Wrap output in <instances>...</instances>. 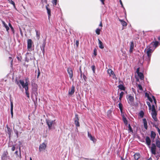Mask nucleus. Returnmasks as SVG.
I'll return each mask as SVG.
<instances>
[{"instance_id": "1", "label": "nucleus", "mask_w": 160, "mask_h": 160, "mask_svg": "<svg viewBox=\"0 0 160 160\" xmlns=\"http://www.w3.org/2000/svg\"><path fill=\"white\" fill-rule=\"evenodd\" d=\"M46 123L47 124L48 129L49 130L51 129L54 127L55 124V120H52L50 119H46Z\"/></svg>"}, {"instance_id": "2", "label": "nucleus", "mask_w": 160, "mask_h": 160, "mask_svg": "<svg viewBox=\"0 0 160 160\" xmlns=\"http://www.w3.org/2000/svg\"><path fill=\"white\" fill-rule=\"evenodd\" d=\"M32 93L33 94H34L36 97H37L38 95V85L37 84L33 83L32 85Z\"/></svg>"}, {"instance_id": "3", "label": "nucleus", "mask_w": 160, "mask_h": 160, "mask_svg": "<svg viewBox=\"0 0 160 160\" xmlns=\"http://www.w3.org/2000/svg\"><path fill=\"white\" fill-rule=\"evenodd\" d=\"M10 159V156L7 151H4L1 157V160H7Z\"/></svg>"}, {"instance_id": "4", "label": "nucleus", "mask_w": 160, "mask_h": 160, "mask_svg": "<svg viewBox=\"0 0 160 160\" xmlns=\"http://www.w3.org/2000/svg\"><path fill=\"white\" fill-rule=\"evenodd\" d=\"M152 52L153 51L150 48L148 49V50L147 51L146 53L148 56L147 60L148 63H149L150 62L151 54Z\"/></svg>"}, {"instance_id": "5", "label": "nucleus", "mask_w": 160, "mask_h": 160, "mask_svg": "<svg viewBox=\"0 0 160 160\" xmlns=\"http://www.w3.org/2000/svg\"><path fill=\"white\" fill-rule=\"evenodd\" d=\"M33 43L31 39H28L27 40V49L28 51L31 52L32 50V45Z\"/></svg>"}, {"instance_id": "6", "label": "nucleus", "mask_w": 160, "mask_h": 160, "mask_svg": "<svg viewBox=\"0 0 160 160\" xmlns=\"http://www.w3.org/2000/svg\"><path fill=\"white\" fill-rule=\"evenodd\" d=\"M127 98L128 99V103L131 104L134 101V98L133 96L132 95H127Z\"/></svg>"}, {"instance_id": "7", "label": "nucleus", "mask_w": 160, "mask_h": 160, "mask_svg": "<svg viewBox=\"0 0 160 160\" xmlns=\"http://www.w3.org/2000/svg\"><path fill=\"white\" fill-rule=\"evenodd\" d=\"M67 72L68 74L69 75V77L71 79L73 80V79L72 78L73 75V72L72 68H68L67 69Z\"/></svg>"}, {"instance_id": "8", "label": "nucleus", "mask_w": 160, "mask_h": 160, "mask_svg": "<svg viewBox=\"0 0 160 160\" xmlns=\"http://www.w3.org/2000/svg\"><path fill=\"white\" fill-rule=\"evenodd\" d=\"M15 82L17 85H18L20 88H21V86L25 83L23 80H18L17 79H15Z\"/></svg>"}, {"instance_id": "9", "label": "nucleus", "mask_w": 160, "mask_h": 160, "mask_svg": "<svg viewBox=\"0 0 160 160\" xmlns=\"http://www.w3.org/2000/svg\"><path fill=\"white\" fill-rule=\"evenodd\" d=\"M150 151L152 154L154 155L156 154V146L155 143H152V144Z\"/></svg>"}, {"instance_id": "10", "label": "nucleus", "mask_w": 160, "mask_h": 160, "mask_svg": "<svg viewBox=\"0 0 160 160\" xmlns=\"http://www.w3.org/2000/svg\"><path fill=\"white\" fill-rule=\"evenodd\" d=\"M46 44V39H44L43 40V43L42 44V45L40 46V48L41 50L42 51V52L43 53V55H44L45 53V49L44 48L45 47Z\"/></svg>"}, {"instance_id": "11", "label": "nucleus", "mask_w": 160, "mask_h": 160, "mask_svg": "<svg viewBox=\"0 0 160 160\" xmlns=\"http://www.w3.org/2000/svg\"><path fill=\"white\" fill-rule=\"evenodd\" d=\"M46 147L47 145L44 143H43L40 144L39 148V151L41 152L45 150L46 148Z\"/></svg>"}, {"instance_id": "12", "label": "nucleus", "mask_w": 160, "mask_h": 160, "mask_svg": "<svg viewBox=\"0 0 160 160\" xmlns=\"http://www.w3.org/2000/svg\"><path fill=\"white\" fill-rule=\"evenodd\" d=\"M74 123L77 127H79L80 126L78 115V114L75 115V118H74Z\"/></svg>"}, {"instance_id": "13", "label": "nucleus", "mask_w": 160, "mask_h": 160, "mask_svg": "<svg viewBox=\"0 0 160 160\" xmlns=\"http://www.w3.org/2000/svg\"><path fill=\"white\" fill-rule=\"evenodd\" d=\"M107 72L108 74H109L110 76H112V77L113 78H114L116 77V75L113 72L111 69H108L107 70Z\"/></svg>"}, {"instance_id": "14", "label": "nucleus", "mask_w": 160, "mask_h": 160, "mask_svg": "<svg viewBox=\"0 0 160 160\" xmlns=\"http://www.w3.org/2000/svg\"><path fill=\"white\" fill-rule=\"evenodd\" d=\"M145 140L146 144L149 148H150L151 140L149 137L148 136H147Z\"/></svg>"}, {"instance_id": "15", "label": "nucleus", "mask_w": 160, "mask_h": 160, "mask_svg": "<svg viewBox=\"0 0 160 160\" xmlns=\"http://www.w3.org/2000/svg\"><path fill=\"white\" fill-rule=\"evenodd\" d=\"M151 115L152 118L154 119V121L155 122L158 121V120L156 117V116L157 115V112H152Z\"/></svg>"}, {"instance_id": "16", "label": "nucleus", "mask_w": 160, "mask_h": 160, "mask_svg": "<svg viewBox=\"0 0 160 160\" xmlns=\"http://www.w3.org/2000/svg\"><path fill=\"white\" fill-rule=\"evenodd\" d=\"M31 55V53L27 52L26 54V60L27 62H28L29 60H31L32 58L31 57L29 58V56Z\"/></svg>"}, {"instance_id": "17", "label": "nucleus", "mask_w": 160, "mask_h": 160, "mask_svg": "<svg viewBox=\"0 0 160 160\" xmlns=\"http://www.w3.org/2000/svg\"><path fill=\"white\" fill-rule=\"evenodd\" d=\"M74 87L73 86H72L71 88V90H69L68 92V94L70 95H72L74 92Z\"/></svg>"}, {"instance_id": "18", "label": "nucleus", "mask_w": 160, "mask_h": 160, "mask_svg": "<svg viewBox=\"0 0 160 160\" xmlns=\"http://www.w3.org/2000/svg\"><path fill=\"white\" fill-rule=\"evenodd\" d=\"M25 90V92L26 94V95L27 96V97L28 98H29L30 96H29V93L28 91V86L26 87V88H24Z\"/></svg>"}, {"instance_id": "19", "label": "nucleus", "mask_w": 160, "mask_h": 160, "mask_svg": "<svg viewBox=\"0 0 160 160\" xmlns=\"http://www.w3.org/2000/svg\"><path fill=\"white\" fill-rule=\"evenodd\" d=\"M98 44L99 48L102 49L104 48V47L102 42L99 39H98Z\"/></svg>"}, {"instance_id": "20", "label": "nucleus", "mask_w": 160, "mask_h": 160, "mask_svg": "<svg viewBox=\"0 0 160 160\" xmlns=\"http://www.w3.org/2000/svg\"><path fill=\"white\" fill-rule=\"evenodd\" d=\"M134 48V44L133 42H132L130 43V48L129 50V52L132 53V52L133 49Z\"/></svg>"}, {"instance_id": "21", "label": "nucleus", "mask_w": 160, "mask_h": 160, "mask_svg": "<svg viewBox=\"0 0 160 160\" xmlns=\"http://www.w3.org/2000/svg\"><path fill=\"white\" fill-rule=\"evenodd\" d=\"M19 155H18V151L17 150L15 152V153L17 155V157H18L20 158H21V148L20 147H19Z\"/></svg>"}, {"instance_id": "22", "label": "nucleus", "mask_w": 160, "mask_h": 160, "mask_svg": "<svg viewBox=\"0 0 160 160\" xmlns=\"http://www.w3.org/2000/svg\"><path fill=\"white\" fill-rule=\"evenodd\" d=\"M7 133L8 134L9 137H10L11 136V133L12 132V130L10 128L7 126Z\"/></svg>"}, {"instance_id": "23", "label": "nucleus", "mask_w": 160, "mask_h": 160, "mask_svg": "<svg viewBox=\"0 0 160 160\" xmlns=\"http://www.w3.org/2000/svg\"><path fill=\"white\" fill-rule=\"evenodd\" d=\"M144 126V128H145L146 130L148 128V126H147V123L146 120L145 118H144L143 119Z\"/></svg>"}, {"instance_id": "24", "label": "nucleus", "mask_w": 160, "mask_h": 160, "mask_svg": "<svg viewBox=\"0 0 160 160\" xmlns=\"http://www.w3.org/2000/svg\"><path fill=\"white\" fill-rule=\"evenodd\" d=\"M48 5H47L46 6V9L47 10V13L48 15V18H49L51 16V10L48 8Z\"/></svg>"}, {"instance_id": "25", "label": "nucleus", "mask_w": 160, "mask_h": 160, "mask_svg": "<svg viewBox=\"0 0 160 160\" xmlns=\"http://www.w3.org/2000/svg\"><path fill=\"white\" fill-rule=\"evenodd\" d=\"M156 136V134L153 131H152L151 132V138L153 140L155 138Z\"/></svg>"}, {"instance_id": "26", "label": "nucleus", "mask_w": 160, "mask_h": 160, "mask_svg": "<svg viewBox=\"0 0 160 160\" xmlns=\"http://www.w3.org/2000/svg\"><path fill=\"white\" fill-rule=\"evenodd\" d=\"M134 158L136 160H138L140 157V154L139 153H136L134 155Z\"/></svg>"}, {"instance_id": "27", "label": "nucleus", "mask_w": 160, "mask_h": 160, "mask_svg": "<svg viewBox=\"0 0 160 160\" xmlns=\"http://www.w3.org/2000/svg\"><path fill=\"white\" fill-rule=\"evenodd\" d=\"M36 32V37L37 39L38 40L40 38V32L38 31L37 30H35Z\"/></svg>"}, {"instance_id": "28", "label": "nucleus", "mask_w": 160, "mask_h": 160, "mask_svg": "<svg viewBox=\"0 0 160 160\" xmlns=\"http://www.w3.org/2000/svg\"><path fill=\"white\" fill-rule=\"evenodd\" d=\"M158 44L159 42L158 41H155L151 44L153 46V47H155V48H156L158 46Z\"/></svg>"}, {"instance_id": "29", "label": "nucleus", "mask_w": 160, "mask_h": 160, "mask_svg": "<svg viewBox=\"0 0 160 160\" xmlns=\"http://www.w3.org/2000/svg\"><path fill=\"white\" fill-rule=\"evenodd\" d=\"M88 136L91 140L93 142H94L95 140V138L92 136L91 134L89 133V132H88Z\"/></svg>"}, {"instance_id": "30", "label": "nucleus", "mask_w": 160, "mask_h": 160, "mask_svg": "<svg viewBox=\"0 0 160 160\" xmlns=\"http://www.w3.org/2000/svg\"><path fill=\"white\" fill-rule=\"evenodd\" d=\"M28 78L26 79L25 83L22 86L23 88H26L28 85Z\"/></svg>"}, {"instance_id": "31", "label": "nucleus", "mask_w": 160, "mask_h": 160, "mask_svg": "<svg viewBox=\"0 0 160 160\" xmlns=\"http://www.w3.org/2000/svg\"><path fill=\"white\" fill-rule=\"evenodd\" d=\"M118 87L121 90H125V87L122 84L119 85Z\"/></svg>"}, {"instance_id": "32", "label": "nucleus", "mask_w": 160, "mask_h": 160, "mask_svg": "<svg viewBox=\"0 0 160 160\" xmlns=\"http://www.w3.org/2000/svg\"><path fill=\"white\" fill-rule=\"evenodd\" d=\"M138 74L141 80H142L144 79V75L142 73L140 72L138 73Z\"/></svg>"}, {"instance_id": "33", "label": "nucleus", "mask_w": 160, "mask_h": 160, "mask_svg": "<svg viewBox=\"0 0 160 160\" xmlns=\"http://www.w3.org/2000/svg\"><path fill=\"white\" fill-rule=\"evenodd\" d=\"M119 21L121 22L122 25L123 26H126L127 25V23L123 20L120 19Z\"/></svg>"}, {"instance_id": "34", "label": "nucleus", "mask_w": 160, "mask_h": 160, "mask_svg": "<svg viewBox=\"0 0 160 160\" xmlns=\"http://www.w3.org/2000/svg\"><path fill=\"white\" fill-rule=\"evenodd\" d=\"M156 144L157 147L160 148V141L159 140L156 141Z\"/></svg>"}, {"instance_id": "35", "label": "nucleus", "mask_w": 160, "mask_h": 160, "mask_svg": "<svg viewBox=\"0 0 160 160\" xmlns=\"http://www.w3.org/2000/svg\"><path fill=\"white\" fill-rule=\"evenodd\" d=\"M151 109L152 110V112H157L155 110V107L154 105H152Z\"/></svg>"}, {"instance_id": "36", "label": "nucleus", "mask_w": 160, "mask_h": 160, "mask_svg": "<svg viewBox=\"0 0 160 160\" xmlns=\"http://www.w3.org/2000/svg\"><path fill=\"white\" fill-rule=\"evenodd\" d=\"M124 92H121L120 93L119 99L120 100H121L124 94Z\"/></svg>"}, {"instance_id": "37", "label": "nucleus", "mask_w": 160, "mask_h": 160, "mask_svg": "<svg viewBox=\"0 0 160 160\" xmlns=\"http://www.w3.org/2000/svg\"><path fill=\"white\" fill-rule=\"evenodd\" d=\"M118 105L119 108L121 112H122V104L121 103H119Z\"/></svg>"}, {"instance_id": "38", "label": "nucleus", "mask_w": 160, "mask_h": 160, "mask_svg": "<svg viewBox=\"0 0 160 160\" xmlns=\"http://www.w3.org/2000/svg\"><path fill=\"white\" fill-rule=\"evenodd\" d=\"M144 112L142 111H141L139 113V116L141 118H143L144 116Z\"/></svg>"}, {"instance_id": "39", "label": "nucleus", "mask_w": 160, "mask_h": 160, "mask_svg": "<svg viewBox=\"0 0 160 160\" xmlns=\"http://www.w3.org/2000/svg\"><path fill=\"white\" fill-rule=\"evenodd\" d=\"M8 1L10 3L12 4L14 7H15V5L14 2L12 0H8Z\"/></svg>"}, {"instance_id": "40", "label": "nucleus", "mask_w": 160, "mask_h": 160, "mask_svg": "<svg viewBox=\"0 0 160 160\" xmlns=\"http://www.w3.org/2000/svg\"><path fill=\"white\" fill-rule=\"evenodd\" d=\"M100 29L98 28L96 30V32L98 35H99L100 34Z\"/></svg>"}, {"instance_id": "41", "label": "nucleus", "mask_w": 160, "mask_h": 160, "mask_svg": "<svg viewBox=\"0 0 160 160\" xmlns=\"http://www.w3.org/2000/svg\"><path fill=\"white\" fill-rule=\"evenodd\" d=\"M10 106H11V110L13 109V104L12 101L10 99Z\"/></svg>"}, {"instance_id": "42", "label": "nucleus", "mask_w": 160, "mask_h": 160, "mask_svg": "<svg viewBox=\"0 0 160 160\" xmlns=\"http://www.w3.org/2000/svg\"><path fill=\"white\" fill-rule=\"evenodd\" d=\"M2 24H3V26L5 28H6L8 26L5 23V22L4 21H2Z\"/></svg>"}, {"instance_id": "43", "label": "nucleus", "mask_w": 160, "mask_h": 160, "mask_svg": "<svg viewBox=\"0 0 160 160\" xmlns=\"http://www.w3.org/2000/svg\"><path fill=\"white\" fill-rule=\"evenodd\" d=\"M128 130H129V132H132L133 130L132 129V127L130 126V125L129 124L128 125Z\"/></svg>"}, {"instance_id": "44", "label": "nucleus", "mask_w": 160, "mask_h": 160, "mask_svg": "<svg viewBox=\"0 0 160 160\" xmlns=\"http://www.w3.org/2000/svg\"><path fill=\"white\" fill-rule=\"evenodd\" d=\"M9 26L11 28L12 31L13 32V33H14V29L12 26L11 24L10 23H9Z\"/></svg>"}, {"instance_id": "45", "label": "nucleus", "mask_w": 160, "mask_h": 160, "mask_svg": "<svg viewBox=\"0 0 160 160\" xmlns=\"http://www.w3.org/2000/svg\"><path fill=\"white\" fill-rule=\"evenodd\" d=\"M9 58L10 59V60L11 61L10 63L11 65V67L12 66V62H13V59H12V58L10 57H9Z\"/></svg>"}, {"instance_id": "46", "label": "nucleus", "mask_w": 160, "mask_h": 160, "mask_svg": "<svg viewBox=\"0 0 160 160\" xmlns=\"http://www.w3.org/2000/svg\"><path fill=\"white\" fill-rule=\"evenodd\" d=\"M147 104L148 106V108L149 109H151V106L150 103L149 102H147Z\"/></svg>"}, {"instance_id": "47", "label": "nucleus", "mask_w": 160, "mask_h": 160, "mask_svg": "<svg viewBox=\"0 0 160 160\" xmlns=\"http://www.w3.org/2000/svg\"><path fill=\"white\" fill-rule=\"evenodd\" d=\"M40 70H39V69L38 68V75H37V78H39V76H40Z\"/></svg>"}, {"instance_id": "48", "label": "nucleus", "mask_w": 160, "mask_h": 160, "mask_svg": "<svg viewBox=\"0 0 160 160\" xmlns=\"http://www.w3.org/2000/svg\"><path fill=\"white\" fill-rule=\"evenodd\" d=\"M138 88L141 90L142 91L143 90L142 88V86L140 84H138Z\"/></svg>"}, {"instance_id": "49", "label": "nucleus", "mask_w": 160, "mask_h": 160, "mask_svg": "<svg viewBox=\"0 0 160 160\" xmlns=\"http://www.w3.org/2000/svg\"><path fill=\"white\" fill-rule=\"evenodd\" d=\"M52 2L54 5H56L57 4V0H53Z\"/></svg>"}, {"instance_id": "50", "label": "nucleus", "mask_w": 160, "mask_h": 160, "mask_svg": "<svg viewBox=\"0 0 160 160\" xmlns=\"http://www.w3.org/2000/svg\"><path fill=\"white\" fill-rule=\"evenodd\" d=\"M93 54H94V55L95 56H96V55H97V49L96 48H95L94 49V50H93Z\"/></svg>"}, {"instance_id": "51", "label": "nucleus", "mask_w": 160, "mask_h": 160, "mask_svg": "<svg viewBox=\"0 0 160 160\" xmlns=\"http://www.w3.org/2000/svg\"><path fill=\"white\" fill-rule=\"evenodd\" d=\"M14 131L15 133L17 135V137H18V131L17 130H16V129H14Z\"/></svg>"}, {"instance_id": "52", "label": "nucleus", "mask_w": 160, "mask_h": 160, "mask_svg": "<svg viewBox=\"0 0 160 160\" xmlns=\"http://www.w3.org/2000/svg\"><path fill=\"white\" fill-rule=\"evenodd\" d=\"M91 68L93 72H94L95 69V66H94V65L92 66H91Z\"/></svg>"}, {"instance_id": "53", "label": "nucleus", "mask_w": 160, "mask_h": 160, "mask_svg": "<svg viewBox=\"0 0 160 160\" xmlns=\"http://www.w3.org/2000/svg\"><path fill=\"white\" fill-rule=\"evenodd\" d=\"M123 120L124 123L127 124V120H126V118H123Z\"/></svg>"}, {"instance_id": "54", "label": "nucleus", "mask_w": 160, "mask_h": 160, "mask_svg": "<svg viewBox=\"0 0 160 160\" xmlns=\"http://www.w3.org/2000/svg\"><path fill=\"white\" fill-rule=\"evenodd\" d=\"M83 79L85 80V81H86L87 77L84 74H83Z\"/></svg>"}, {"instance_id": "55", "label": "nucleus", "mask_w": 160, "mask_h": 160, "mask_svg": "<svg viewBox=\"0 0 160 160\" xmlns=\"http://www.w3.org/2000/svg\"><path fill=\"white\" fill-rule=\"evenodd\" d=\"M155 127L157 129L159 135H160V129L157 126H155Z\"/></svg>"}, {"instance_id": "56", "label": "nucleus", "mask_w": 160, "mask_h": 160, "mask_svg": "<svg viewBox=\"0 0 160 160\" xmlns=\"http://www.w3.org/2000/svg\"><path fill=\"white\" fill-rule=\"evenodd\" d=\"M76 45L77 47H78L79 45V41L78 40H77L76 42Z\"/></svg>"}, {"instance_id": "57", "label": "nucleus", "mask_w": 160, "mask_h": 160, "mask_svg": "<svg viewBox=\"0 0 160 160\" xmlns=\"http://www.w3.org/2000/svg\"><path fill=\"white\" fill-rule=\"evenodd\" d=\"M11 118H12L13 117V110H11Z\"/></svg>"}, {"instance_id": "58", "label": "nucleus", "mask_w": 160, "mask_h": 160, "mask_svg": "<svg viewBox=\"0 0 160 160\" xmlns=\"http://www.w3.org/2000/svg\"><path fill=\"white\" fill-rule=\"evenodd\" d=\"M15 149V147L14 145H13L12 148L11 150L12 151H13Z\"/></svg>"}, {"instance_id": "59", "label": "nucleus", "mask_w": 160, "mask_h": 160, "mask_svg": "<svg viewBox=\"0 0 160 160\" xmlns=\"http://www.w3.org/2000/svg\"><path fill=\"white\" fill-rule=\"evenodd\" d=\"M149 100L151 102H152V99L150 97H149V98H148Z\"/></svg>"}, {"instance_id": "60", "label": "nucleus", "mask_w": 160, "mask_h": 160, "mask_svg": "<svg viewBox=\"0 0 160 160\" xmlns=\"http://www.w3.org/2000/svg\"><path fill=\"white\" fill-rule=\"evenodd\" d=\"M149 100L151 102H152V99L150 97H149V98H148Z\"/></svg>"}, {"instance_id": "61", "label": "nucleus", "mask_w": 160, "mask_h": 160, "mask_svg": "<svg viewBox=\"0 0 160 160\" xmlns=\"http://www.w3.org/2000/svg\"><path fill=\"white\" fill-rule=\"evenodd\" d=\"M145 95L146 97H147L148 98H149V94L147 92H146L145 93Z\"/></svg>"}, {"instance_id": "62", "label": "nucleus", "mask_w": 160, "mask_h": 160, "mask_svg": "<svg viewBox=\"0 0 160 160\" xmlns=\"http://www.w3.org/2000/svg\"><path fill=\"white\" fill-rule=\"evenodd\" d=\"M136 72L138 74V73H139L140 72H139V68H137Z\"/></svg>"}, {"instance_id": "63", "label": "nucleus", "mask_w": 160, "mask_h": 160, "mask_svg": "<svg viewBox=\"0 0 160 160\" xmlns=\"http://www.w3.org/2000/svg\"><path fill=\"white\" fill-rule=\"evenodd\" d=\"M100 1L102 2V4H103V5H104V2L105 1V0H100Z\"/></svg>"}, {"instance_id": "64", "label": "nucleus", "mask_w": 160, "mask_h": 160, "mask_svg": "<svg viewBox=\"0 0 160 160\" xmlns=\"http://www.w3.org/2000/svg\"><path fill=\"white\" fill-rule=\"evenodd\" d=\"M6 30L7 31V32H9V27L8 26L6 28Z\"/></svg>"}]
</instances>
